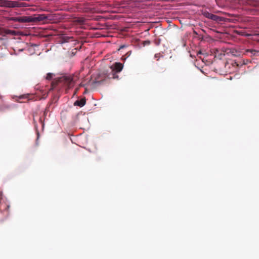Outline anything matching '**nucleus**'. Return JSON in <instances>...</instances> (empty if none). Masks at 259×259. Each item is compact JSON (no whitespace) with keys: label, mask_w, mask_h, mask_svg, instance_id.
<instances>
[{"label":"nucleus","mask_w":259,"mask_h":259,"mask_svg":"<svg viewBox=\"0 0 259 259\" xmlns=\"http://www.w3.org/2000/svg\"><path fill=\"white\" fill-rule=\"evenodd\" d=\"M76 80H74V77L72 76L62 75L61 77L55 78L52 83V85L53 88H56L57 86L66 87L68 89L72 88Z\"/></svg>","instance_id":"nucleus-1"},{"label":"nucleus","mask_w":259,"mask_h":259,"mask_svg":"<svg viewBox=\"0 0 259 259\" xmlns=\"http://www.w3.org/2000/svg\"><path fill=\"white\" fill-rule=\"evenodd\" d=\"M123 65L122 63L119 62H116L114 64H113L110 68L111 69V72L107 73H104L105 78L102 80H98V78H96V82H100L103 80L106 79V78H113L115 79L118 78V75H117V73L120 72L123 69Z\"/></svg>","instance_id":"nucleus-2"},{"label":"nucleus","mask_w":259,"mask_h":259,"mask_svg":"<svg viewBox=\"0 0 259 259\" xmlns=\"http://www.w3.org/2000/svg\"><path fill=\"white\" fill-rule=\"evenodd\" d=\"M49 17V16L45 14H35L33 16H30V22H37L50 20Z\"/></svg>","instance_id":"nucleus-3"},{"label":"nucleus","mask_w":259,"mask_h":259,"mask_svg":"<svg viewBox=\"0 0 259 259\" xmlns=\"http://www.w3.org/2000/svg\"><path fill=\"white\" fill-rule=\"evenodd\" d=\"M10 20L14 22H18L20 23H29L31 21L30 16L12 17Z\"/></svg>","instance_id":"nucleus-4"},{"label":"nucleus","mask_w":259,"mask_h":259,"mask_svg":"<svg viewBox=\"0 0 259 259\" xmlns=\"http://www.w3.org/2000/svg\"><path fill=\"white\" fill-rule=\"evenodd\" d=\"M203 15L208 19L212 20L213 21L219 22L222 21V18L213 14L210 13L208 12H204Z\"/></svg>","instance_id":"nucleus-5"},{"label":"nucleus","mask_w":259,"mask_h":259,"mask_svg":"<svg viewBox=\"0 0 259 259\" xmlns=\"http://www.w3.org/2000/svg\"><path fill=\"white\" fill-rule=\"evenodd\" d=\"M85 103H86V100H85V98H84L81 99L79 100H76L74 102V105L78 106L81 107L85 104Z\"/></svg>","instance_id":"nucleus-6"},{"label":"nucleus","mask_w":259,"mask_h":259,"mask_svg":"<svg viewBox=\"0 0 259 259\" xmlns=\"http://www.w3.org/2000/svg\"><path fill=\"white\" fill-rule=\"evenodd\" d=\"M17 1H7L6 2V6L9 8L16 7Z\"/></svg>","instance_id":"nucleus-7"},{"label":"nucleus","mask_w":259,"mask_h":259,"mask_svg":"<svg viewBox=\"0 0 259 259\" xmlns=\"http://www.w3.org/2000/svg\"><path fill=\"white\" fill-rule=\"evenodd\" d=\"M27 6V4L24 2H16V7L21 8V7H25Z\"/></svg>","instance_id":"nucleus-8"},{"label":"nucleus","mask_w":259,"mask_h":259,"mask_svg":"<svg viewBox=\"0 0 259 259\" xmlns=\"http://www.w3.org/2000/svg\"><path fill=\"white\" fill-rule=\"evenodd\" d=\"M85 19L84 18H78L76 21L79 24H82L85 22Z\"/></svg>","instance_id":"nucleus-9"},{"label":"nucleus","mask_w":259,"mask_h":259,"mask_svg":"<svg viewBox=\"0 0 259 259\" xmlns=\"http://www.w3.org/2000/svg\"><path fill=\"white\" fill-rule=\"evenodd\" d=\"M54 76V74L53 73H48L47 74V76L46 77V79L47 80H51L53 77V76Z\"/></svg>","instance_id":"nucleus-10"},{"label":"nucleus","mask_w":259,"mask_h":259,"mask_svg":"<svg viewBox=\"0 0 259 259\" xmlns=\"http://www.w3.org/2000/svg\"><path fill=\"white\" fill-rule=\"evenodd\" d=\"M247 51L250 52V53H251L252 54H253L254 55L256 53V51L254 50H248Z\"/></svg>","instance_id":"nucleus-11"},{"label":"nucleus","mask_w":259,"mask_h":259,"mask_svg":"<svg viewBox=\"0 0 259 259\" xmlns=\"http://www.w3.org/2000/svg\"><path fill=\"white\" fill-rule=\"evenodd\" d=\"M159 56H160L159 54H156L155 55V57L159 58ZM157 60H158V59H157Z\"/></svg>","instance_id":"nucleus-12"},{"label":"nucleus","mask_w":259,"mask_h":259,"mask_svg":"<svg viewBox=\"0 0 259 259\" xmlns=\"http://www.w3.org/2000/svg\"><path fill=\"white\" fill-rule=\"evenodd\" d=\"M78 90H79V89H78V88H76V89H75V92H74V94H76L77 93V92H78Z\"/></svg>","instance_id":"nucleus-13"},{"label":"nucleus","mask_w":259,"mask_h":259,"mask_svg":"<svg viewBox=\"0 0 259 259\" xmlns=\"http://www.w3.org/2000/svg\"><path fill=\"white\" fill-rule=\"evenodd\" d=\"M124 48V46H122L120 47V49H122V48Z\"/></svg>","instance_id":"nucleus-14"},{"label":"nucleus","mask_w":259,"mask_h":259,"mask_svg":"<svg viewBox=\"0 0 259 259\" xmlns=\"http://www.w3.org/2000/svg\"><path fill=\"white\" fill-rule=\"evenodd\" d=\"M201 54V51H199V52L197 53V54Z\"/></svg>","instance_id":"nucleus-15"}]
</instances>
